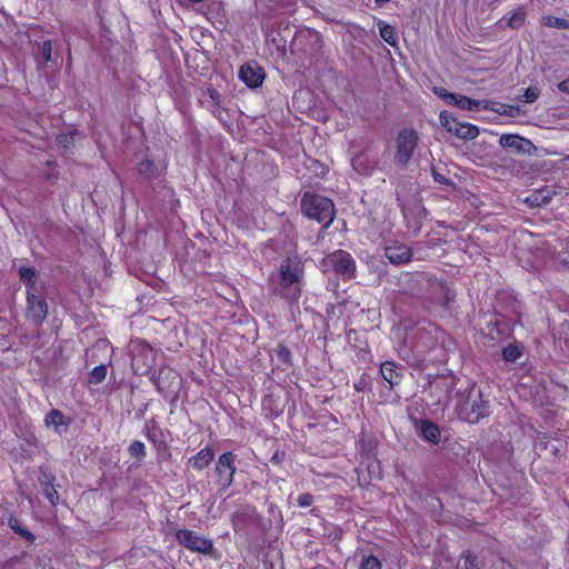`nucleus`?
Wrapping results in <instances>:
<instances>
[{"mask_svg": "<svg viewBox=\"0 0 569 569\" xmlns=\"http://www.w3.org/2000/svg\"><path fill=\"white\" fill-rule=\"evenodd\" d=\"M455 411L458 418L469 423H478L490 413V403L483 393L473 385L456 395Z\"/></svg>", "mask_w": 569, "mask_h": 569, "instance_id": "1", "label": "nucleus"}, {"mask_svg": "<svg viewBox=\"0 0 569 569\" xmlns=\"http://www.w3.org/2000/svg\"><path fill=\"white\" fill-rule=\"evenodd\" d=\"M445 331L427 319L418 320L406 329V340L416 352L425 355L443 340Z\"/></svg>", "mask_w": 569, "mask_h": 569, "instance_id": "2", "label": "nucleus"}, {"mask_svg": "<svg viewBox=\"0 0 569 569\" xmlns=\"http://www.w3.org/2000/svg\"><path fill=\"white\" fill-rule=\"evenodd\" d=\"M303 214L328 229L335 220L336 208L331 199L317 193L306 192L301 199Z\"/></svg>", "mask_w": 569, "mask_h": 569, "instance_id": "3", "label": "nucleus"}, {"mask_svg": "<svg viewBox=\"0 0 569 569\" xmlns=\"http://www.w3.org/2000/svg\"><path fill=\"white\" fill-rule=\"evenodd\" d=\"M458 378L451 372L439 373L429 379V396L433 406L447 407L451 393L457 386Z\"/></svg>", "mask_w": 569, "mask_h": 569, "instance_id": "4", "label": "nucleus"}, {"mask_svg": "<svg viewBox=\"0 0 569 569\" xmlns=\"http://www.w3.org/2000/svg\"><path fill=\"white\" fill-rule=\"evenodd\" d=\"M419 134L412 128L401 129L396 137V151L393 162L396 166L406 167L418 147Z\"/></svg>", "mask_w": 569, "mask_h": 569, "instance_id": "5", "label": "nucleus"}, {"mask_svg": "<svg viewBox=\"0 0 569 569\" xmlns=\"http://www.w3.org/2000/svg\"><path fill=\"white\" fill-rule=\"evenodd\" d=\"M323 266L330 268L343 279L356 278V261L352 256L342 249L335 250L323 259Z\"/></svg>", "mask_w": 569, "mask_h": 569, "instance_id": "6", "label": "nucleus"}, {"mask_svg": "<svg viewBox=\"0 0 569 569\" xmlns=\"http://www.w3.org/2000/svg\"><path fill=\"white\" fill-rule=\"evenodd\" d=\"M157 390L164 397L178 396L182 387V377L173 368L161 367L152 377Z\"/></svg>", "mask_w": 569, "mask_h": 569, "instance_id": "7", "label": "nucleus"}, {"mask_svg": "<svg viewBox=\"0 0 569 569\" xmlns=\"http://www.w3.org/2000/svg\"><path fill=\"white\" fill-rule=\"evenodd\" d=\"M178 543L186 549L202 555H211L213 550V542L209 538L199 536L196 531L190 529H179L174 535Z\"/></svg>", "mask_w": 569, "mask_h": 569, "instance_id": "8", "label": "nucleus"}, {"mask_svg": "<svg viewBox=\"0 0 569 569\" xmlns=\"http://www.w3.org/2000/svg\"><path fill=\"white\" fill-rule=\"evenodd\" d=\"M303 274L305 266L297 256L286 258L279 268L281 288L288 289L299 284L303 279Z\"/></svg>", "mask_w": 569, "mask_h": 569, "instance_id": "9", "label": "nucleus"}, {"mask_svg": "<svg viewBox=\"0 0 569 569\" xmlns=\"http://www.w3.org/2000/svg\"><path fill=\"white\" fill-rule=\"evenodd\" d=\"M236 458L232 451L221 453L216 462L214 472L218 477V483L222 489L231 487L236 475Z\"/></svg>", "mask_w": 569, "mask_h": 569, "instance_id": "10", "label": "nucleus"}, {"mask_svg": "<svg viewBox=\"0 0 569 569\" xmlns=\"http://www.w3.org/2000/svg\"><path fill=\"white\" fill-rule=\"evenodd\" d=\"M48 315V303L47 300L37 296L34 291L27 293V309L26 317L28 320L32 321L36 326H41L46 320Z\"/></svg>", "mask_w": 569, "mask_h": 569, "instance_id": "11", "label": "nucleus"}, {"mask_svg": "<svg viewBox=\"0 0 569 569\" xmlns=\"http://www.w3.org/2000/svg\"><path fill=\"white\" fill-rule=\"evenodd\" d=\"M385 257L395 266L407 264L412 260V250L399 241H391L385 246Z\"/></svg>", "mask_w": 569, "mask_h": 569, "instance_id": "12", "label": "nucleus"}, {"mask_svg": "<svg viewBox=\"0 0 569 569\" xmlns=\"http://www.w3.org/2000/svg\"><path fill=\"white\" fill-rule=\"evenodd\" d=\"M264 77L266 73L263 68L256 61L244 63L239 70L240 80L251 89L259 88L262 84Z\"/></svg>", "mask_w": 569, "mask_h": 569, "instance_id": "13", "label": "nucleus"}, {"mask_svg": "<svg viewBox=\"0 0 569 569\" xmlns=\"http://www.w3.org/2000/svg\"><path fill=\"white\" fill-rule=\"evenodd\" d=\"M380 375L390 386V389L399 386L403 378V366L391 360H386L380 365Z\"/></svg>", "mask_w": 569, "mask_h": 569, "instance_id": "14", "label": "nucleus"}, {"mask_svg": "<svg viewBox=\"0 0 569 569\" xmlns=\"http://www.w3.org/2000/svg\"><path fill=\"white\" fill-rule=\"evenodd\" d=\"M430 292L433 297L435 302L445 309L450 308V303L456 299V290L443 282H435L430 287Z\"/></svg>", "mask_w": 569, "mask_h": 569, "instance_id": "15", "label": "nucleus"}, {"mask_svg": "<svg viewBox=\"0 0 569 569\" xmlns=\"http://www.w3.org/2000/svg\"><path fill=\"white\" fill-rule=\"evenodd\" d=\"M39 482L46 498L51 506L56 507L59 502V493L54 487L56 476L50 470L41 468Z\"/></svg>", "mask_w": 569, "mask_h": 569, "instance_id": "16", "label": "nucleus"}, {"mask_svg": "<svg viewBox=\"0 0 569 569\" xmlns=\"http://www.w3.org/2000/svg\"><path fill=\"white\" fill-rule=\"evenodd\" d=\"M214 459V451L211 446H206L194 456L188 459V466L197 471H202L211 465Z\"/></svg>", "mask_w": 569, "mask_h": 569, "instance_id": "17", "label": "nucleus"}, {"mask_svg": "<svg viewBox=\"0 0 569 569\" xmlns=\"http://www.w3.org/2000/svg\"><path fill=\"white\" fill-rule=\"evenodd\" d=\"M143 433L157 450L166 447L163 431L153 419L146 422Z\"/></svg>", "mask_w": 569, "mask_h": 569, "instance_id": "18", "label": "nucleus"}, {"mask_svg": "<svg viewBox=\"0 0 569 569\" xmlns=\"http://www.w3.org/2000/svg\"><path fill=\"white\" fill-rule=\"evenodd\" d=\"M450 106H456L461 110H479L481 106V101L469 98L463 94L456 93L455 96H450Z\"/></svg>", "mask_w": 569, "mask_h": 569, "instance_id": "19", "label": "nucleus"}, {"mask_svg": "<svg viewBox=\"0 0 569 569\" xmlns=\"http://www.w3.org/2000/svg\"><path fill=\"white\" fill-rule=\"evenodd\" d=\"M420 432L421 437L435 445L440 441V429L439 427L430 420H421L420 422Z\"/></svg>", "mask_w": 569, "mask_h": 569, "instance_id": "20", "label": "nucleus"}, {"mask_svg": "<svg viewBox=\"0 0 569 569\" xmlns=\"http://www.w3.org/2000/svg\"><path fill=\"white\" fill-rule=\"evenodd\" d=\"M44 425L47 427H53L56 431L60 432L59 428L62 426L68 427L70 419L66 418L59 409H52L46 415Z\"/></svg>", "mask_w": 569, "mask_h": 569, "instance_id": "21", "label": "nucleus"}, {"mask_svg": "<svg viewBox=\"0 0 569 569\" xmlns=\"http://www.w3.org/2000/svg\"><path fill=\"white\" fill-rule=\"evenodd\" d=\"M526 18L527 11L523 7H519L503 16V19L507 21V27L512 30L520 29L525 24Z\"/></svg>", "mask_w": 569, "mask_h": 569, "instance_id": "22", "label": "nucleus"}, {"mask_svg": "<svg viewBox=\"0 0 569 569\" xmlns=\"http://www.w3.org/2000/svg\"><path fill=\"white\" fill-rule=\"evenodd\" d=\"M206 96L208 97V99L200 100V103L208 109L211 108V112L213 113V116H220L221 96L219 91L213 88H208L206 90Z\"/></svg>", "mask_w": 569, "mask_h": 569, "instance_id": "23", "label": "nucleus"}, {"mask_svg": "<svg viewBox=\"0 0 569 569\" xmlns=\"http://www.w3.org/2000/svg\"><path fill=\"white\" fill-rule=\"evenodd\" d=\"M19 278L27 287V293L36 291L37 274L31 267L22 266L19 268Z\"/></svg>", "mask_w": 569, "mask_h": 569, "instance_id": "24", "label": "nucleus"}, {"mask_svg": "<svg viewBox=\"0 0 569 569\" xmlns=\"http://www.w3.org/2000/svg\"><path fill=\"white\" fill-rule=\"evenodd\" d=\"M380 37L391 47L398 44V33L393 26L385 23L383 21L378 22Z\"/></svg>", "mask_w": 569, "mask_h": 569, "instance_id": "25", "label": "nucleus"}, {"mask_svg": "<svg viewBox=\"0 0 569 569\" xmlns=\"http://www.w3.org/2000/svg\"><path fill=\"white\" fill-rule=\"evenodd\" d=\"M523 141L525 139L517 134H502L499 140L501 147L516 152H520L522 150Z\"/></svg>", "mask_w": 569, "mask_h": 569, "instance_id": "26", "label": "nucleus"}, {"mask_svg": "<svg viewBox=\"0 0 569 569\" xmlns=\"http://www.w3.org/2000/svg\"><path fill=\"white\" fill-rule=\"evenodd\" d=\"M453 134L460 139H475L479 136V129L471 123L461 122L458 129H453Z\"/></svg>", "mask_w": 569, "mask_h": 569, "instance_id": "27", "label": "nucleus"}, {"mask_svg": "<svg viewBox=\"0 0 569 569\" xmlns=\"http://www.w3.org/2000/svg\"><path fill=\"white\" fill-rule=\"evenodd\" d=\"M138 172L144 179L151 180L158 176V168L152 160L146 159L138 163Z\"/></svg>", "mask_w": 569, "mask_h": 569, "instance_id": "28", "label": "nucleus"}, {"mask_svg": "<svg viewBox=\"0 0 569 569\" xmlns=\"http://www.w3.org/2000/svg\"><path fill=\"white\" fill-rule=\"evenodd\" d=\"M8 523L16 533L20 535L28 541L33 542L36 540V536L30 530L24 528L19 519L10 517Z\"/></svg>", "mask_w": 569, "mask_h": 569, "instance_id": "29", "label": "nucleus"}, {"mask_svg": "<svg viewBox=\"0 0 569 569\" xmlns=\"http://www.w3.org/2000/svg\"><path fill=\"white\" fill-rule=\"evenodd\" d=\"M556 260L559 264L569 267V237L559 240V250Z\"/></svg>", "mask_w": 569, "mask_h": 569, "instance_id": "30", "label": "nucleus"}, {"mask_svg": "<svg viewBox=\"0 0 569 569\" xmlns=\"http://www.w3.org/2000/svg\"><path fill=\"white\" fill-rule=\"evenodd\" d=\"M130 457L134 458L138 462H141L147 456V449L142 441L134 440L128 447Z\"/></svg>", "mask_w": 569, "mask_h": 569, "instance_id": "31", "label": "nucleus"}, {"mask_svg": "<svg viewBox=\"0 0 569 569\" xmlns=\"http://www.w3.org/2000/svg\"><path fill=\"white\" fill-rule=\"evenodd\" d=\"M542 24L549 28H556V29H562L568 30L569 29V20L565 18H558L555 16H545L541 20Z\"/></svg>", "mask_w": 569, "mask_h": 569, "instance_id": "32", "label": "nucleus"}, {"mask_svg": "<svg viewBox=\"0 0 569 569\" xmlns=\"http://www.w3.org/2000/svg\"><path fill=\"white\" fill-rule=\"evenodd\" d=\"M522 356V349L515 343H509L502 349V358L507 362H515Z\"/></svg>", "mask_w": 569, "mask_h": 569, "instance_id": "33", "label": "nucleus"}, {"mask_svg": "<svg viewBox=\"0 0 569 569\" xmlns=\"http://www.w3.org/2000/svg\"><path fill=\"white\" fill-rule=\"evenodd\" d=\"M274 352H276L278 360L282 365H284L286 367L292 366V355H291L290 349L286 345L278 343L274 349Z\"/></svg>", "mask_w": 569, "mask_h": 569, "instance_id": "34", "label": "nucleus"}, {"mask_svg": "<svg viewBox=\"0 0 569 569\" xmlns=\"http://www.w3.org/2000/svg\"><path fill=\"white\" fill-rule=\"evenodd\" d=\"M107 366L99 365L96 366L88 375V381L92 385L101 383L107 377Z\"/></svg>", "mask_w": 569, "mask_h": 569, "instance_id": "35", "label": "nucleus"}, {"mask_svg": "<svg viewBox=\"0 0 569 569\" xmlns=\"http://www.w3.org/2000/svg\"><path fill=\"white\" fill-rule=\"evenodd\" d=\"M439 118L441 126L450 133H453V129H458L461 123L447 111H441Z\"/></svg>", "mask_w": 569, "mask_h": 569, "instance_id": "36", "label": "nucleus"}, {"mask_svg": "<svg viewBox=\"0 0 569 569\" xmlns=\"http://www.w3.org/2000/svg\"><path fill=\"white\" fill-rule=\"evenodd\" d=\"M463 560V569H480L478 556L471 553L469 550L461 553Z\"/></svg>", "mask_w": 569, "mask_h": 569, "instance_id": "37", "label": "nucleus"}, {"mask_svg": "<svg viewBox=\"0 0 569 569\" xmlns=\"http://www.w3.org/2000/svg\"><path fill=\"white\" fill-rule=\"evenodd\" d=\"M352 166L361 174L370 176L373 172L375 167L365 163L361 156L353 158Z\"/></svg>", "mask_w": 569, "mask_h": 569, "instance_id": "38", "label": "nucleus"}, {"mask_svg": "<svg viewBox=\"0 0 569 569\" xmlns=\"http://www.w3.org/2000/svg\"><path fill=\"white\" fill-rule=\"evenodd\" d=\"M359 569H382V563L373 555L363 556Z\"/></svg>", "mask_w": 569, "mask_h": 569, "instance_id": "39", "label": "nucleus"}, {"mask_svg": "<svg viewBox=\"0 0 569 569\" xmlns=\"http://www.w3.org/2000/svg\"><path fill=\"white\" fill-rule=\"evenodd\" d=\"M370 387V376L363 372L357 381L353 382V388L358 392H363Z\"/></svg>", "mask_w": 569, "mask_h": 569, "instance_id": "40", "label": "nucleus"}, {"mask_svg": "<svg viewBox=\"0 0 569 569\" xmlns=\"http://www.w3.org/2000/svg\"><path fill=\"white\" fill-rule=\"evenodd\" d=\"M540 96V90L536 87H529L525 90L523 98L525 102L532 103L535 102Z\"/></svg>", "mask_w": 569, "mask_h": 569, "instance_id": "41", "label": "nucleus"}, {"mask_svg": "<svg viewBox=\"0 0 569 569\" xmlns=\"http://www.w3.org/2000/svg\"><path fill=\"white\" fill-rule=\"evenodd\" d=\"M51 54H52V42H51V40H44L41 44V56H42L44 62L51 61Z\"/></svg>", "mask_w": 569, "mask_h": 569, "instance_id": "42", "label": "nucleus"}, {"mask_svg": "<svg viewBox=\"0 0 569 569\" xmlns=\"http://www.w3.org/2000/svg\"><path fill=\"white\" fill-rule=\"evenodd\" d=\"M315 501V498L311 493H302L297 498V503L301 508L310 507Z\"/></svg>", "mask_w": 569, "mask_h": 569, "instance_id": "43", "label": "nucleus"}, {"mask_svg": "<svg viewBox=\"0 0 569 569\" xmlns=\"http://www.w3.org/2000/svg\"><path fill=\"white\" fill-rule=\"evenodd\" d=\"M432 178L436 182L440 183V184H451L452 181L450 179H448L445 174L436 171L435 168H432Z\"/></svg>", "mask_w": 569, "mask_h": 569, "instance_id": "44", "label": "nucleus"}, {"mask_svg": "<svg viewBox=\"0 0 569 569\" xmlns=\"http://www.w3.org/2000/svg\"><path fill=\"white\" fill-rule=\"evenodd\" d=\"M435 92H436V94L438 97L442 98L448 104H449V101H450V96H455L456 94V93L449 92L445 88L436 89Z\"/></svg>", "mask_w": 569, "mask_h": 569, "instance_id": "45", "label": "nucleus"}, {"mask_svg": "<svg viewBox=\"0 0 569 569\" xmlns=\"http://www.w3.org/2000/svg\"><path fill=\"white\" fill-rule=\"evenodd\" d=\"M73 140V137L71 134H59L57 137V142L62 147H68L69 143Z\"/></svg>", "mask_w": 569, "mask_h": 569, "instance_id": "46", "label": "nucleus"}, {"mask_svg": "<svg viewBox=\"0 0 569 569\" xmlns=\"http://www.w3.org/2000/svg\"><path fill=\"white\" fill-rule=\"evenodd\" d=\"M558 89H559L561 92L569 93V78H568V79L562 80L561 82H559V83H558Z\"/></svg>", "mask_w": 569, "mask_h": 569, "instance_id": "47", "label": "nucleus"}, {"mask_svg": "<svg viewBox=\"0 0 569 569\" xmlns=\"http://www.w3.org/2000/svg\"><path fill=\"white\" fill-rule=\"evenodd\" d=\"M232 526L234 530L239 529V516L232 518Z\"/></svg>", "mask_w": 569, "mask_h": 569, "instance_id": "48", "label": "nucleus"}, {"mask_svg": "<svg viewBox=\"0 0 569 569\" xmlns=\"http://www.w3.org/2000/svg\"><path fill=\"white\" fill-rule=\"evenodd\" d=\"M300 295H301V288L298 286V287L295 289V296H293V299L297 301V300L300 298Z\"/></svg>", "mask_w": 569, "mask_h": 569, "instance_id": "49", "label": "nucleus"}, {"mask_svg": "<svg viewBox=\"0 0 569 569\" xmlns=\"http://www.w3.org/2000/svg\"><path fill=\"white\" fill-rule=\"evenodd\" d=\"M316 164H318L320 168H321V174H325L327 172V169L323 164H321L320 162L316 161Z\"/></svg>", "mask_w": 569, "mask_h": 569, "instance_id": "50", "label": "nucleus"}, {"mask_svg": "<svg viewBox=\"0 0 569 569\" xmlns=\"http://www.w3.org/2000/svg\"><path fill=\"white\" fill-rule=\"evenodd\" d=\"M341 535H342V531H341V529H339L338 532L335 535V538H340Z\"/></svg>", "mask_w": 569, "mask_h": 569, "instance_id": "51", "label": "nucleus"}, {"mask_svg": "<svg viewBox=\"0 0 569 569\" xmlns=\"http://www.w3.org/2000/svg\"><path fill=\"white\" fill-rule=\"evenodd\" d=\"M388 1H389V0H376V2H377L378 4H382V3L388 2Z\"/></svg>", "mask_w": 569, "mask_h": 569, "instance_id": "52", "label": "nucleus"}]
</instances>
